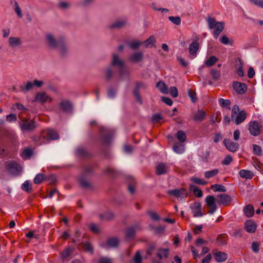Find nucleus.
<instances>
[{
    "label": "nucleus",
    "instance_id": "obj_1",
    "mask_svg": "<svg viewBox=\"0 0 263 263\" xmlns=\"http://www.w3.org/2000/svg\"><path fill=\"white\" fill-rule=\"evenodd\" d=\"M112 65L118 66L119 68V74L120 79H123L127 78L129 75V71L124 67V62L120 59L118 55L116 53L112 54Z\"/></svg>",
    "mask_w": 263,
    "mask_h": 263
},
{
    "label": "nucleus",
    "instance_id": "obj_2",
    "mask_svg": "<svg viewBox=\"0 0 263 263\" xmlns=\"http://www.w3.org/2000/svg\"><path fill=\"white\" fill-rule=\"evenodd\" d=\"M231 118L236 124L239 125L246 119V112L243 110L240 111L238 106L235 105L232 108Z\"/></svg>",
    "mask_w": 263,
    "mask_h": 263
},
{
    "label": "nucleus",
    "instance_id": "obj_3",
    "mask_svg": "<svg viewBox=\"0 0 263 263\" xmlns=\"http://www.w3.org/2000/svg\"><path fill=\"white\" fill-rule=\"evenodd\" d=\"M20 127L23 132H31L36 127V124L33 120L25 119L20 123Z\"/></svg>",
    "mask_w": 263,
    "mask_h": 263
},
{
    "label": "nucleus",
    "instance_id": "obj_4",
    "mask_svg": "<svg viewBox=\"0 0 263 263\" xmlns=\"http://www.w3.org/2000/svg\"><path fill=\"white\" fill-rule=\"evenodd\" d=\"M248 125V130L252 136L257 137L260 135L262 126L257 121H251Z\"/></svg>",
    "mask_w": 263,
    "mask_h": 263
},
{
    "label": "nucleus",
    "instance_id": "obj_5",
    "mask_svg": "<svg viewBox=\"0 0 263 263\" xmlns=\"http://www.w3.org/2000/svg\"><path fill=\"white\" fill-rule=\"evenodd\" d=\"M60 40H57L55 36L51 33H47L45 35V42L50 48L57 49Z\"/></svg>",
    "mask_w": 263,
    "mask_h": 263
},
{
    "label": "nucleus",
    "instance_id": "obj_6",
    "mask_svg": "<svg viewBox=\"0 0 263 263\" xmlns=\"http://www.w3.org/2000/svg\"><path fill=\"white\" fill-rule=\"evenodd\" d=\"M167 193L170 195L175 197L179 200H184L187 196V191L183 188L169 190L167 191Z\"/></svg>",
    "mask_w": 263,
    "mask_h": 263
},
{
    "label": "nucleus",
    "instance_id": "obj_7",
    "mask_svg": "<svg viewBox=\"0 0 263 263\" xmlns=\"http://www.w3.org/2000/svg\"><path fill=\"white\" fill-rule=\"evenodd\" d=\"M146 88V84L142 82H137L135 84V87L134 90V95L137 100L140 104H142V100L139 93V89L141 88L145 89Z\"/></svg>",
    "mask_w": 263,
    "mask_h": 263
},
{
    "label": "nucleus",
    "instance_id": "obj_8",
    "mask_svg": "<svg viewBox=\"0 0 263 263\" xmlns=\"http://www.w3.org/2000/svg\"><path fill=\"white\" fill-rule=\"evenodd\" d=\"M128 25V20L126 18H120L112 22L109 25L110 29H121Z\"/></svg>",
    "mask_w": 263,
    "mask_h": 263
},
{
    "label": "nucleus",
    "instance_id": "obj_9",
    "mask_svg": "<svg viewBox=\"0 0 263 263\" xmlns=\"http://www.w3.org/2000/svg\"><path fill=\"white\" fill-rule=\"evenodd\" d=\"M8 45L13 49L18 48L22 46V41L18 37L10 36L8 40Z\"/></svg>",
    "mask_w": 263,
    "mask_h": 263
},
{
    "label": "nucleus",
    "instance_id": "obj_10",
    "mask_svg": "<svg viewBox=\"0 0 263 263\" xmlns=\"http://www.w3.org/2000/svg\"><path fill=\"white\" fill-rule=\"evenodd\" d=\"M42 136L47 140H56L59 139V135L53 129H48L44 130L42 133Z\"/></svg>",
    "mask_w": 263,
    "mask_h": 263
},
{
    "label": "nucleus",
    "instance_id": "obj_11",
    "mask_svg": "<svg viewBox=\"0 0 263 263\" xmlns=\"http://www.w3.org/2000/svg\"><path fill=\"white\" fill-rule=\"evenodd\" d=\"M7 170L10 174L16 175L21 172L22 168L17 163L14 162H9L7 165Z\"/></svg>",
    "mask_w": 263,
    "mask_h": 263
},
{
    "label": "nucleus",
    "instance_id": "obj_12",
    "mask_svg": "<svg viewBox=\"0 0 263 263\" xmlns=\"http://www.w3.org/2000/svg\"><path fill=\"white\" fill-rule=\"evenodd\" d=\"M223 144L226 148L230 152H236L239 147V144L237 143H235L230 140L224 139L223 141Z\"/></svg>",
    "mask_w": 263,
    "mask_h": 263
},
{
    "label": "nucleus",
    "instance_id": "obj_13",
    "mask_svg": "<svg viewBox=\"0 0 263 263\" xmlns=\"http://www.w3.org/2000/svg\"><path fill=\"white\" fill-rule=\"evenodd\" d=\"M233 87L234 90L239 94H243L247 90V87L246 84L238 82H234Z\"/></svg>",
    "mask_w": 263,
    "mask_h": 263
},
{
    "label": "nucleus",
    "instance_id": "obj_14",
    "mask_svg": "<svg viewBox=\"0 0 263 263\" xmlns=\"http://www.w3.org/2000/svg\"><path fill=\"white\" fill-rule=\"evenodd\" d=\"M190 207L195 217H201L202 216L201 205L200 203L195 202L191 204Z\"/></svg>",
    "mask_w": 263,
    "mask_h": 263
},
{
    "label": "nucleus",
    "instance_id": "obj_15",
    "mask_svg": "<svg viewBox=\"0 0 263 263\" xmlns=\"http://www.w3.org/2000/svg\"><path fill=\"white\" fill-rule=\"evenodd\" d=\"M35 101L43 104L48 101L49 102H51L52 99L49 97L45 92H41L36 94L35 97Z\"/></svg>",
    "mask_w": 263,
    "mask_h": 263
},
{
    "label": "nucleus",
    "instance_id": "obj_16",
    "mask_svg": "<svg viewBox=\"0 0 263 263\" xmlns=\"http://www.w3.org/2000/svg\"><path fill=\"white\" fill-rule=\"evenodd\" d=\"M216 200L218 204L227 205L231 202V197L227 194H220L217 196Z\"/></svg>",
    "mask_w": 263,
    "mask_h": 263
},
{
    "label": "nucleus",
    "instance_id": "obj_17",
    "mask_svg": "<svg viewBox=\"0 0 263 263\" xmlns=\"http://www.w3.org/2000/svg\"><path fill=\"white\" fill-rule=\"evenodd\" d=\"M245 228L248 232L253 233L256 230V224L252 220H248L245 223Z\"/></svg>",
    "mask_w": 263,
    "mask_h": 263
},
{
    "label": "nucleus",
    "instance_id": "obj_18",
    "mask_svg": "<svg viewBox=\"0 0 263 263\" xmlns=\"http://www.w3.org/2000/svg\"><path fill=\"white\" fill-rule=\"evenodd\" d=\"M61 54H66L69 49V46L67 43L63 39H60L59 46L57 48Z\"/></svg>",
    "mask_w": 263,
    "mask_h": 263
},
{
    "label": "nucleus",
    "instance_id": "obj_19",
    "mask_svg": "<svg viewBox=\"0 0 263 263\" xmlns=\"http://www.w3.org/2000/svg\"><path fill=\"white\" fill-rule=\"evenodd\" d=\"M168 165L163 163H159L156 167V173L159 175L165 174L168 172Z\"/></svg>",
    "mask_w": 263,
    "mask_h": 263
},
{
    "label": "nucleus",
    "instance_id": "obj_20",
    "mask_svg": "<svg viewBox=\"0 0 263 263\" xmlns=\"http://www.w3.org/2000/svg\"><path fill=\"white\" fill-rule=\"evenodd\" d=\"M224 25L223 22H217V24L214 26L213 35L216 39L218 37L220 32L223 29Z\"/></svg>",
    "mask_w": 263,
    "mask_h": 263
},
{
    "label": "nucleus",
    "instance_id": "obj_21",
    "mask_svg": "<svg viewBox=\"0 0 263 263\" xmlns=\"http://www.w3.org/2000/svg\"><path fill=\"white\" fill-rule=\"evenodd\" d=\"M205 112L203 110H198L196 112L193 117V120L195 122H200L202 121L205 117Z\"/></svg>",
    "mask_w": 263,
    "mask_h": 263
},
{
    "label": "nucleus",
    "instance_id": "obj_22",
    "mask_svg": "<svg viewBox=\"0 0 263 263\" xmlns=\"http://www.w3.org/2000/svg\"><path fill=\"white\" fill-rule=\"evenodd\" d=\"M169 251L170 250L168 249L159 248L158 249V251L156 254V256L159 259H163L167 258L168 256Z\"/></svg>",
    "mask_w": 263,
    "mask_h": 263
},
{
    "label": "nucleus",
    "instance_id": "obj_23",
    "mask_svg": "<svg viewBox=\"0 0 263 263\" xmlns=\"http://www.w3.org/2000/svg\"><path fill=\"white\" fill-rule=\"evenodd\" d=\"M10 4L12 6L13 9L18 17L22 18L23 17V13L17 2L15 0H11Z\"/></svg>",
    "mask_w": 263,
    "mask_h": 263
},
{
    "label": "nucleus",
    "instance_id": "obj_24",
    "mask_svg": "<svg viewBox=\"0 0 263 263\" xmlns=\"http://www.w3.org/2000/svg\"><path fill=\"white\" fill-rule=\"evenodd\" d=\"M33 87V83L31 81L24 82L23 84L20 86L21 90L25 92L29 91L32 90Z\"/></svg>",
    "mask_w": 263,
    "mask_h": 263
},
{
    "label": "nucleus",
    "instance_id": "obj_25",
    "mask_svg": "<svg viewBox=\"0 0 263 263\" xmlns=\"http://www.w3.org/2000/svg\"><path fill=\"white\" fill-rule=\"evenodd\" d=\"M239 174L241 178L246 179H251L254 176L253 173L248 170H240Z\"/></svg>",
    "mask_w": 263,
    "mask_h": 263
},
{
    "label": "nucleus",
    "instance_id": "obj_26",
    "mask_svg": "<svg viewBox=\"0 0 263 263\" xmlns=\"http://www.w3.org/2000/svg\"><path fill=\"white\" fill-rule=\"evenodd\" d=\"M143 57V53L141 52H136L129 56V60L134 63H138L141 61Z\"/></svg>",
    "mask_w": 263,
    "mask_h": 263
},
{
    "label": "nucleus",
    "instance_id": "obj_27",
    "mask_svg": "<svg viewBox=\"0 0 263 263\" xmlns=\"http://www.w3.org/2000/svg\"><path fill=\"white\" fill-rule=\"evenodd\" d=\"M216 260L218 262H223L227 260L228 258L227 254L222 252H218L214 254Z\"/></svg>",
    "mask_w": 263,
    "mask_h": 263
},
{
    "label": "nucleus",
    "instance_id": "obj_28",
    "mask_svg": "<svg viewBox=\"0 0 263 263\" xmlns=\"http://www.w3.org/2000/svg\"><path fill=\"white\" fill-rule=\"evenodd\" d=\"M199 45L196 41L192 42L189 46V51L190 54L195 55L198 49Z\"/></svg>",
    "mask_w": 263,
    "mask_h": 263
},
{
    "label": "nucleus",
    "instance_id": "obj_29",
    "mask_svg": "<svg viewBox=\"0 0 263 263\" xmlns=\"http://www.w3.org/2000/svg\"><path fill=\"white\" fill-rule=\"evenodd\" d=\"M173 151L177 154H181L185 151L184 145L179 143H175L173 147Z\"/></svg>",
    "mask_w": 263,
    "mask_h": 263
},
{
    "label": "nucleus",
    "instance_id": "obj_30",
    "mask_svg": "<svg viewBox=\"0 0 263 263\" xmlns=\"http://www.w3.org/2000/svg\"><path fill=\"white\" fill-rule=\"evenodd\" d=\"M60 105L61 109L64 111H68L70 110L72 107L71 103L67 100H63L61 101Z\"/></svg>",
    "mask_w": 263,
    "mask_h": 263
},
{
    "label": "nucleus",
    "instance_id": "obj_31",
    "mask_svg": "<svg viewBox=\"0 0 263 263\" xmlns=\"http://www.w3.org/2000/svg\"><path fill=\"white\" fill-rule=\"evenodd\" d=\"M243 213L246 216L252 217L254 213L253 206L250 204L247 205L243 208Z\"/></svg>",
    "mask_w": 263,
    "mask_h": 263
},
{
    "label": "nucleus",
    "instance_id": "obj_32",
    "mask_svg": "<svg viewBox=\"0 0 263 263\" xmlns=\"http://www.w3.org/2000/svg\"><path fill=\"white\" fill-rule=\"evenodd\" d=\"M146 48H150L155 46L156 39L154 36L151 35L148 39L143 43Z\"/></svg>",
    "mask_w": 263,
    "mask_h": 263
},
{
    "label": "nucleus",
    "instance_id": "obj_33",
    "mask_svg": "<svg viewBox=\"0 0 263 263\" xmlns=\"http://www.w3.org/2000/svg\"><path fill=\"white\" fill-rule=\"evenodd\" d=\"M119 245V240L116 238H109L106 243L107 248H115Z\"/></svg>",
    "mask_w": 263,
    "mask_h": 263
},
{
    "label": "nucleus",
    "instance_id": "obj_34",
    "mask_svg": "<svg viewBox=\"0 0 263 263\" xmlns=\"http://www.w3.org/2000/svg\"><path fill=\"white\" fill-rule=\"evenodd\" d=\"M219 170L217 168L206 171L204 173V177L206 179H210L216 176L219 173Z\"/></svg>",
    "mask_w": 263,
    "mask_h": 263
},
{
    "label": "nucleus",
    "instance_id": "obj_35",
    "mask_svg": "<svg viewBox=\"0 0 263 263\" xmlns=\"http://www.w3.org/2000/svg\"><path fill=\"white\" fill-rule=\"evenodd\" d=\"M58 7L61 10H67L71 6L70 2L65 1H60L58 3Z\"/></svg>",
    "mask_w": 263,
    "mask_h": 263
},
{
    "label": "nucleus",
    "instance_id": "obj_36",
    "mask_svg": "<svg viewBox=\"0 0 263 263\" xmlns=\"http://www.w3.org/2000/svg\"><path fill=\"white\" fill-rule=\"evenodd\" d=\"M211 189L214 191V192H225L226 191V189L225 186L221 184H213L211 186Z\"/></svg>",
    "mask_w": 263,
    "mask_h": 263
},
{
    "label": "nucleus",
    "instance_id": "obj_37",
    "mask_svg": "<svg viewBox=\"0 0 263 263\" xmlns=\"http://www.w3.org/2000/svg\"><path fill=\"white\" fill-rule=\"evenodd\" d=\"M157 87L162 93L164 94H167L168 93V89L164 82L160 81L157 83Z\"/></svg>",
    "mask_w": 263,
    "mask_h": 263
},
{
    "label": "nucleus",
    "instance_id": "obj_38",
    "mask_svg": "<svg viewBox=\"0 0 263 263\" xmlns=\"http://www.w3.org/2000/svg\"><path fill=\"white\" fill-rule=\"evenodd\" d=\"M177 139L181 143L184 142L186 139L185 132L183 130H179L176 134Z\"/></svg>",
    "mask_w": 263,
    "mask_h": 263
},
{
    "label": "nucleus",
    "instance_id": "obj_39",
    "mask_svg": "<svg viewBox=\"0 0 263 263\" xmlns=\"http://www.w3.org/2000/svg\"><path fill=\"white\" fill-rule=\"evenodd\" d=\"M206 22L208 24L209 29H214V26L217 24L216 20L214 17L208 16L206 18Z\"/></svg>",
    "mask_w": 263,
    "mask_h": 263
},
{
    "label": "nucleus",
    "instance_id": "obj_40",
    "mask_svg": "<svg viewBox=\"0 0 263 263\" xmlns=\"http://www.w3.org/2000/svg\"><path fill=\"white\" fill-rule=\"evenodd\" d=\"M32 154V150L30 148H26L25 149H24L21 155L24 159H27L30 158Z\"/></svg>",
    "mask_w": 263,
    "mask_h": 263
},
{
    "label": "nucleus",
    "instance_id": "obj_41",
    "mask_svg": "<svg viewBox=\"0 0 263 263\" xmlns=\"http://www.w3.org/2000/svg\"><path fill=\"white\" fill-rule=\"evenodd\" d=\"M136 233V230L134 227H131L129 229H127L126 231V237L131 239L135 237Z\"/></svg>",
    "mask_w": 263,
    "mask_h": 263
},
{
    "label": "nucleus",
    "instance_id": "obj_42",
    "mask_svg": "<svg viewBox=\"0 0 263 263\" xmlns=\"http://www.w3.org/2000/svg\"><path fill=\"white\" fill-rule=\"evenodd\" d=\"M191 188L193 190L194 194L198 197H201L202 196V191L198 187L193 185H190Z\"/></svg>",
    "mask_w": 263,
    "mask_h": 263
},
{
    "label": "nucleus",
    "instance_id": "obj_43",
    "mask_svg": "<svg viewBox=\"0 0 263 263\" xmlns=\"http://www.w3.org/2000/svg\"><path fill=\"white\" fill-rule=\"evenodd\" d=\"M217 61L218 59L216 57L212 56L205 62V64L207 66L210 67L215 64Z\"/></svg>",
    "mask_w": 263,
    "mask_h": 263
},
{
    "label": "nucleus",
    "instance_id": "obj_44",
    "mask_svg": "<svg viewBox=\"0 0 263 263\" xmlns=\"http://www.w3.org/2000/svg\"><path fill=\"white\" fill-rule=\"evenodd\" d=\"M129 179L130 182L128 184V190L131 194H133L135 191L134 184L136 183V181L132 177H130Z\"/></svg>",
    "mask_w": 263,
    "mask_h": 263
},
{
    "label": "nucleus",
    "instance_id": "obj_45",
    "mask_svg": "<svg viewBox=\"0 0 263 263\" xmlns=\"http://www.w3.org/2000/svg\"><path fill=\"white\" fill-rule=\"evenodd\" d=\"M168 20L176 25H180L181 23V20L179 16H169Z\"/></svg>",
    "mask_w": 263,
    "mask_h": 263
},
{
    "label": "nucleus",
    "instance_id": "obj_46",
    "mask_svg": "<svg viewBox=\"0 0 263 263\" xmlns=\"http://www.w3.org/2000/svg\"><path fill=\"white\" fill-rule=\"evenodd\" d=\"M22 189L23 191L30 193L31 191V186L29 181H25L22 185Z\"/></svg>",
    "mask_w": 263,
    "mask_h": 263
},
{
    "label": "nucleus",
    "instance_id": "obj_47",
    "mask_svg": "<svg viewBox=\"0 0 263 263\" xmlns=\"http://www.w3.org/2000/svg\"><path fill=\"white\" fill-rule=\"evenodd\" d=\"M141 44L142 42L139 41H134L129 43V46L132 49H138Z\"/></svg>",
    "mask_w": 263,
    "mask_h": 263
},
{
    "label": "nucleus",
    "instance_id": "obj_48",
    "mask_svg": "<svg viewBox=\"0 0 263 263\" xmlns=\"http://www.w3.org/2000/svg\"><path fill=\"white\" fill-rule=\"evenodd\" d=\"M133 260L134 263H142V258L139 251L136 252Z\"/></svg>",
    "mask_w": 263,
    "mask_h": 263
},
{
    "label": "nucleus",
    "instance_id": "obj_49",
    "mask_svg": "<svg viewBox=\"0 0 263 263\" xmlns=\"http://www.w3.org/2000/svg\"><path fill=\"white\" fill-rule=\"evenodd\" d=\"M187 93L191 99L192 102L195 103L197 101L196 94L195 91L191 89H188Z\"/></svg>",
    "mask_w": 263,
    "mask_h": 263
},
{
    "label": "nucleus",
    "instance_id": "obj_50",
    "mask_svg": "<svg viewBox=\"0 0 263 263\" xmlns=\"http://www.w3.org/2000/svg\"><path fill=\"white\" fill-rule=\"evenodd\" d=\"M215 198L213 196H208L205 198V202L208 206L215 204Z\"/></svg>",
    "mask_w": 263,
    "mask_h": 263
},
{
    "label": "nucleus",
    "instance_id": "obj_51",
    "mask_svg": "<svg viewBox=\"0 0 263 263\" xmlns=\"http://www.w3.org/2000/svg\"><path fill=\"white\" fill-rule=\"evenodd\" d=\"M44 179V175L42 174H37L34 178L35 184H40Z\"/></svg>",
    "mask_w": 263,
    "mask_h": 263
},
{
    "label": "nucleus",
    "instance_id": "obj_52",
    "mask_svg": "<svg viewBox=\"0 0 263 263\" xmlns=\"http://www.w3.org/2000/svg\"><path fill=\"white\" fill-rule=\"evenodd\" d=\"M227 237L225 235H220L217 238V241L220 245H225L227 244Z\"/></svg>",
    "mask_w": 263,
    "mask_h": 263
},
{
    "label": "nucleus",
    "instance_id": "obj_53",
    "mask_svg": "<svg viewBox=\"0 0 263 263\" xmlns=\"http://www.w3.org/2000/svg\"><path fill=\"white\" fill-rule=\"evenodd\" d=\"M114 217V215L112 212H107L103 215H100V218L103 219L110 220Z\"/></svg>",
    "mask_w": 263,
    "mask_h": 263
},
{
    "label": "nucleus",
    "instance_id": "obj_54",
    "mask_svg": "<svg viewBox=\"0 0 263 263\" xmlns=\"http://www.w3.org/2000/svg\"><path fill=\"white\" fill-rule=\"evenodd\" d=\"M191 180L196 184L201 185H205L207 183V181L197 177H193L191 178Z\"/></svg>",
    "mask_w": 263,
    "mask_h": 263
},
{
    "label": "nucleus",
    "instance_id": "obj_55",
    "mask_svg": "<svg viewBox=\"0 0 263 263\" xmlns=\"http://www.w3.org/2000/svg\"><path fill=\"white\" fill-rule=\"evenodd\" d=\"M79 182H80L81 185L83 187H87L89 186V185H90V183H89V181L87 179L84 178L83 177H81L80 178Z\"/></svg>",
    "mask_w": 263,
    "mask_h": 263
},
{
    "label": "nucleus",
    "instance_id": "obj_56",
    "mask_svg": "<svg viewBox=\"0 0 263 263\" xmlns=\"http://www.w3.org/2000/svg\"><path fill=\"white\" fill-rule=\"evenodd\" d=\"M17 117L15 114H10L6 116V120L8 122H14L16 121Z\"/></svg>",
    "mask_w": 263,
    "mask_h": 263
},
{
    "label": "nucleus",
    "instance_id": "obj_57",
    "mask_svg": "<svg viewBox=\"0 0 263 263\" xmlns=\"http://www.w3.org/2000/svg\"><path fill=\"white\" fill-rule=\"evenodd\" d=\"M251 249L254 253H258L259 251V243L256 241L253 242L251 245Z\"/></svg>",
    "mask_w": 263,
    "mask_h": 263
},
{
    "label": "nucleus",
    "instance_id": "obj_58",
    "mask_svg": "<svg viewBox=\"0 0 263 263\" xmlns=\"http://www.w3.org/2000/svg\"><path fill=\"white\" fill-rule=\"evenodd\" d=\"M253 152L254 153L257 155V156H260L261 154V147L256 145V144H254L253 145Z\"/></svg>",
    "mask_w": 263,
    "mask_h": 263
},
{
    "label": "nucleus",
    "instance_id": "obj_59",
    "mask_svg": "<svg viewBox=\"0 0 263 263\" xmlns=\"http://www.w3.org/2000/svg\"><path fill=\"white\" fill-rule=\"evenodd\" d=\"M113 137V133H109L108 135H105L103 137V141L105 143L108 144L112 140Z\"/></svg>",
    "mask_w": 263,
    "mask_h": 263
},
{
    "label": "nucleus",
    "instance_id": "obj_60",
    "mask_svg": "<svg viewBox=\"0 0 263 263\" xmlns=\"http://www.w3.org/2000/svg\"><path fill=\"white\" fill-rule=\"evenodd\" d=\"M219 103L223 107H228L230 105V101L228 99L221 98L219 100Z\"/></svg>",
    "mask_w": 263,
    "mask_h": 263
},
{
    "label": "nucleus",
    "instance_id": "obj_61",
    "mask_svg": "<svg viewBox=\"0 0 263 263\" xmlns=\"http://www.w3.org/2000/svg\"><path fill=\"white\" fill-rule=\"evenodd\" d=\"M237 73L240 77H242L244 76V72L243 71V65L241 62H240L238 67L237 69Z\"/></svg>",
    "mask_w": 263,
    "mask_h": 263
},
{
    "label": "nucleus",
    "instance_id": "obj_62",
    "mask_svg": "<svg viewBox=\"0 0 263 263\" xmlns=\"http://www.w3.org/2000/svg\"><path fill=\"white\" fill-rule=\"evenodd\" d=\"M89 229L93 233H98L100 231V228L99 226L94 223L90 224L89 225Z\"/></svg>",
    "mask_w": 263,
    "mask_h": 263
},
{
    "label": "nucleus",
    "instance_id": "obj_63",
    "mask_svg": "<svg viewBox=\"0 0 263 263\" xmlns=\"http://www.w3.org/2000/svg\"><path fill=\"white\" fill-rule=\"evenodd\" d=\"M249 1L257 7L263 9V0H249Z\"/></svg>",
    "mask_w": 263,
    "mask_h": 263
},
{
    "label": "nucleus",
    "instance_id": "obj_64",
    "mask_svg": "<svg viewBox=\"0 0 263 263\" xmlns=\"http://www.w3.org/2000/svg\"><path fill=\"white\" fill-rule=\"evenodd\" d=\"M98 263H112V259L109 258L102 257L99 259Z\"/></svg>",
    "mask_w": 263,
    "mask_h": 263
}]
</instances>
